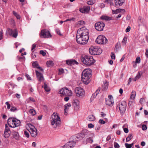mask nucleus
I'll use <instances>...</instances> for the list:
<instances>
[{
    "instance_id": "f257e3e1",
    "label": "nucleus",
    "mask_w": 148,
    "mask_h": 148,
    "mask_svg": "<svg viewBox=\"0 0 148 148\" xmlns=\"http://www.w3.org/2000/svg\"><path fill=\"white\" fill-rule=\"evenodd\" d=\"M89 37L88 30L85 27H82L78 30L76 36V40L79 44L84 45L87 43Z\"/></svg>"
},
{
    "instance_id": "f03ea898",
    "label": "nucleus",
    "mask_w": 148,
    "mask_h": 148,
    "mask_svg": "<svg viewBox=\"0 0 148 148\" xmlns=\"http://www.w3.org/2000/svg\"><path fill=\"white\" fill-rule=\"evenodd\" d=\"M91 71L90 69H86L84 70L82 74V80L86 84H88L90 82V78L91 76Z\"/></svg>"
},
{
    "instance_id": "7ed1b4c3",
    "label": "nucleus",
    "mask_w": 148,
    "mask_h": 148,
    "mask_svg": "<svg viewBox=\"0 0 148 148\" xmlns=\"http://www.w3.org/2000/svg\"><path fill=\"white\" fill-rule=\"evenodd\" d=\"M51 123L54 128L60 126L61 124L60 118L57 113L54 112L51 116Z\"/></svg>"
},
{
    "instance_id": "20e7f679",
    "label": "nucleus",
    "mask_w": 148,
    "mask_h": 148,
    "mask_svg": "<svg viewBox=\"0 0 148 148\" xmlns=\"http://www.w3.org/2000/svg\"><path fill=\"white\" fill-rule=\"evenodd\" d=\"M81 60L83 63L86 65L90 66L95 62V60L92 56H85L81 58Z\"/></svg>"
},
{
    "instance_id": "39448f33",
    "label": "nucleus",
    "mask_w": 148,
    "mask_h": 148,
    "mask_svg": "<svg viewBox=\"0 0 148 148\" xmlns=\"http://www.w3.org/2000/svg\"><path fill=\"white\" fill-rule=\"evenodd\" d=\"M59 93L60 94L64 96H70L72 95L71 91L66 87L63 88L60 90Z\"/></svg>"
},
{
    "instance_id": "423d86ee",
    "label": "nucleus",
    "mask_w": 148,
    "mask_h": 148,
    "mask_svg": "<svg viewBox=\"0 0 148 148\" xmlns=\"http://www.w3.org/2000/svg\"><path fill=\"white\" fill-rule=\"evenodd\" d=\"M107 39L102 35L98 36L96 40V43L100 44H106L107 43Z\"/></svg>"
},
{
    "instance_id": "0eeeda50",
    "label": "nucleus",
    "mask_w": 148,
    "mask_h": 148,
    "mask_svg": "<svg viewBox=\"0 0 148 148\" xmlns=\"http://www.w3.org/2000/svg\"><path fill=\"white\" fill-rule=\"evenodd\" d=\"M77 96L79 97H83L85 95L84 90L81 87H77L75 88V90Z\"/></svg>"
},
{
    "instance_id": "6e6552de",
    "label": "nucleus",
    "mask_w": 148,
    "mask_h": 148,
    "mask_svg": "<svg viewBox=\"0 0 148 148\" xmlns=\"http://www.w3.org/2000/svg\"><path fill=\"white\" fill-rule=\"evenodd\" d=\"M100 49L97 47H91L89 49V53L92 55H99L100 53L99 52Z\"/></svg>"
},
{
    "instance_id": "1a4fd4ad",
    "label": "nucleus",
    "mask_w": 148,
    "mask_h": 148,
    "mask_svg": "<svg viewBox=\"0 0 148 148\" xmlns=\"http://www.w3.org/2000/svg\"><path fill=\"white\" fill-rule=\"evenodd\" d=\"M105 26V24L102 22H98L95 24V29L98 31H102Z\"/></svg>"
},
{
    "instance_id": "9d476101",
    "label": "nucleus",
    "mask_w": 148,
    "mask_h": 148,
    "mask_svg": "<svg viewBox=\"0 0 148 148\" xmlns=\"http://www.w3.org/2000/svg\"><path fill=\"white\" fill-rule=\"evenodd\" d=\"M127 103L125 101H122L119 105V108L121 114L123 113L126 110Z\"/></svg>"
},
{
    "instance_id": "9b49d317",
    "label": "nucleus",
    "mask_w": 148,
    "mask_h": 148,
    "mask_svg": "<svg viewBox=\"0 0 148 148\" xmlns=\"http://www.w3.org/2000/svg\"><path fill=\"white\" fill-rule=\"evenodd\" d=\"M76 145V142L74 141H71L68 142L64 145L62 146L64 148L66 147V148H72L74 147Z\"/></svg>"
},
{
    "instance_id": "f8f14e48",
    "label": "nucleus",
    "mask_w": 148,
    "mask_h": 148,
    "mask_svg": "<svg viewBox=\"0 0 148 148\" xmlns=\"http://www.w3.org/2000/svg\"><path fill=\"white\" fill-rule=\"evenodd\" d=\"M81 138H83L89 136L90 135L89 132L86 129L83 130L80 133Z\"/></svg>"
},
{
    "instance_id": "ddd939ff",
    "label": "nucleus",
    "mask_w": 148,
    "mask_h": 148,
    "mask_svg": "<svg viewBox=\"0 0 148 148\" xmlns=\"http://www.w3.org/2000/svg\"><path fill=\"white\" fill-rule=\"evenodd\" d=\"M90 8V6H84L83 8H79V10L83 13H88Z\"/></svg>"
},
{
    "instance_id": "4468645a",
    "label": "nucleus",
    "mask_w": 148,
    "mask_h": 148,
    "mask_svg": "<svg viewBox=\"0 0 148 148\" xmlns=\"http://www.w3.org/2000/svg\"><path fill=\"white\" fill-rule=\"evenodd\" d=\"M34 128H30L29 132L31 136L33 137H35L37 135V130L36 128L34 127Z\"/></svg>"
},
{
    "instance_id": "2eb2a0df",
    "label": "nucleus",
    "mask_w": 148,
    "mask_h": 148,
    "mask_svg": "<svg viewBox=\"0 0 148 148\" xmlns=\"http://www.w3.org/2000/svg\"><path fill=\"white\" fill-rule=\"evenodd\" d=\"M14 118L10 117L8 120V125L11 127L13 128V125H14Z\"/></svg>"
},
{
    "instance_id": "dca6fc26",
    "label": "nucleus",
    "mask_w": 148,
    "mask_h": 148,
    "mask_svg": "<svg viewBox=\"0 0 148 148\" xmlns=\"http://www.w3.org/2000/svg\"><path fill=\"white\" fill-rule=\"evenodd\" d=\"M37 78L39 81H43L44 79L43 75L41 73L39 72L37 70L35 71Z\"/></svg>"
},
{
    "instance_id": "f3484780",
    "label": "nucleus",
    "mask_w": 148,
    "mask_h": 148,
    "mask_svg": "<svg viewBox=\"0 0 148 148\" xmlns=\"http://www.w3.org/2000/svg\"><path fill=\"white\" fill-rule=\"evenodd\" d=\"M66 64L70 65H73L74 64H78V62L74 60H66Z\"/></svg>"
},
{
    "instance_id": "a211bd4d",
    "label": "nucleus",
    "mask_w": 148,
    "mask_h": 148,
    "mask_svg": "<svg viewBox=\"0 0 148 148\" xmlns=\"http://www.w3.org/2000/svg\"><path fill=\"white\" fill-rule=\"evenodd\" d=\"M73 104L76 110H78L80 108V102L79 100H75Z\"/></svg>"
},
{
    "instance_id": "6ab92c4d",
    "label": "nucleus",
    "mask_w": 148,
    "mask_h": 148,
    "mask_svg": "<svg viewBox=\"0 0 148 148\" xmlns=\"http://www.w3.org/2000/svg\"><path fill=\"white\" fill-rule=\"evenodd\" d=\"M71 106V105L70 103H68L67 104L65 105L64 106V112L65 115H66L67 114V111L69 109V107Z\"/></svg>"
},
{
    "instance_id": "aec40b11",
    "label": "nucleus",
    "mask_w": 148,
    "mask_h": 148,
    "mask_svg": "<svg viewBox=\"0 0 148 148\" xmlns=\"http://www.w3.org/2000/svg\"><path fill=\"white\" fill-rule=\"evenodd\" d=\"M125 0H115V6H120L122 5L124 2Z\"/></svg>"
},
{
    "instance_id": "412c9836",
    "label": "nucleus",
    "mask_w": 148,
    "mask_h": 148,
    "mask_svg": "<svg viewBox=\"0 0 148 148\" xmlns=\"http://www.w3.org/2000/svg\"><path fill=\"white\" fill-rule=\"evenodd\" d=\"M21 122L20 120H18L15 118L14 119V125H13V128L17 127L20 125Z\"/></svg>"
},
{
    "instance_id": "4be33fe9",
    "label": "nucleus",
    "mask_w": 148,
    "mask_h": 148,
    "mask_svg": "<svg viewBox=\"0 0 148 148\" xmlns=\"http://www.w3.org/2000/svg\"><path fill=\"white\" fill-rule=\"evenodd\" d=\"M106 103L108 106H112L113 105L114 103L112 99H108L106 100Z\"/></svg>"
},
{
    "instance_id": "5701e85b",
    "label": "nucleus",
    "mask_w": 148,
    "mask_h": 148,
    "mask_svg": "<svg viewBox=\"0 0 148 148\" xmlns=\"http://www.w3.org/2000/svg\"><path fill=\"white\" fill-rule=\"evenodd\" d=\"M108 83L107 82H104L102 86V90L103 91L106 90L108 88Z\"/></svg>"
},
{
    "instance_id": "b1692460",
    "label": "nucleus",
    "mask_w": 148,
    "mask_h": 148,
    "mask_svg": "<svg viewBox=\"0 0 148 148\" xmlns=\"http://www.w3.org/2000/svg\"><path fill=\"white\" fill-rule=\"evenodd\" d=\"M40 36L42 38H46V29L42 30L41 32Z\"/></svg>"
},
{
    "instance_id": "393cba45",
    "label": "nucleus",
    "mask_w": 148,
    "mask_h": 148,
    "mask_svg": "<svg viewBox=\"0 0 148 148\" xmlns=\"http://www.w3.org/2000/svg\"><path fill=\"white\" fill-rule=\"evenodd\" d=\"M101 18L102 20L106 21H110L112 19L111 17L106 16H102L101 17Z\"/></svg>"
},
{
    "instance_id": "a878e982",
    "label": "nucleus",
    "mask_w": 148,
    "mask_h": 148,
    "mask_svg": "<svg viewBox=\"0 0 148 148\" xmlns=\"http://www.w3.org/2000/svg\"><path fill=\"white\" fill-rule=\"evenodd\" d=\"M88 120L89 121H93L95 120V116L93 115H90L87 118Z\"/></svg>"
},
{
    "instance_id": "bb28decb",
    "label": "nucleus",
    "mask_w": 148,
    "mask_h": 148,
    "mask_svg": "<svg viewBox=\"0 0 148 148\" xmlns=\"http://www.w3.org/2000/svg\"><path fill=\"white\" fill-rule=\"evenodd\" d=\"M13 135L14 138L17 140L18 139L19 135L18 132L15 131L13 132Z\"/></svg>"
},
{
    "instance_id": "cd10ccee",
    "label": "nucleus",
    "mask_w": 148,
    "mask_h": 148,
    "mask_svg": "<svg viewBox=\"0 0 148 148\" xmlns=\"http://www.w3.org/2000/svg\"><path fill=\"white\" fill-rule=\"evenodd\" d=\"M133 137V135L132 134H129L128 136L126 138V141L128 142L130 141Z\"/></svg>"
},
{
    "instance_id": "c85d7f7f",
    "label": "nucleus",
    "mask_w": 148,
    "mask_h": 148,
    "mask_svg": "<svg viewBox=\"0 0 148 148\" xmlns=\"http://www.w3.org/2000/svg\"><path fill=\"white\" fill-rule=\"evenodd\" d=\"M136 95V92L134 91H132L131 93V95L130 97V99L132 100L134 99L135 98Z\"/></svg>"
},
{
    "instance_id": "c756f323",
    "label": "nucleus",
    "mask_w": 148,
    "mask_h": 148,
    "mask_svg": "<svg viewBox=\"0 0 148 148\" xmlns=\"http://www.w3.org/2000/svg\"><path fill=\"white\" fill-rule=\"evenodd\" d=\"M53 63L52 61H47V66L48 67H50L53 66Z\"/></svg>"
},
{
    "instance_id": "7c9ffc66",
    "label": "nucleus",
    "mask_w": 148,
    "mask_h": 148,
    "mask_svg": "<svg viewBox=\"0 0 148 148\" xmlns=\"http://www.w3.org/2000/svg\"><path fill=\"white\" fill-rule=\"evenodd\" d=\"M95 2V0H90L88 1L87 3L89 5H92L94 4Z\"/></svg>"
},
{
    "instance_id": "2f4dec72",
    "label": "nucleus",
    "mask_w": 148,
    "mask_h": 148,
    "mask_svg": "<svg viewBox=\"0 0 148 148\" xmlns=\"http://www.w3.org/2000/svg\"><path fill=\"white\" fill-rule=\"evenodd\" d=\"M17 58L18 60L20 61L21 62H23L24 61H25V57H21L18 56H17Z\"/></svg>"
},
{
    "instance_id": "473e14b6",
    "label": "nucleus",
    "mask_w": 148,
    "mask_h": 148,
    "mask_svg": "<svg viewBox=\"0 0 148 148\" xmlns=\"http://www.w3.org/2000/svg\"><path fill=\"white\" fill-rule=\"evenodd\" d=\"M29 112L33 116H34L36 114V111L33 109H30L29 110Z\"/></svg>"
},
{
    "instance_id": "72a5a7b5",
    "label": "nucleus",
    "mask_w": 148,
    "mask_h": 148,
    "mask_svg": "<svg viewBox=\"0 0 148 148\" xmlns=\"http://www.w3.org/2000/svg\"><path fill=\"white\" fill-rule=\"evenodd\" d=\"M32 65L34 68H37L39 66V64L37 61L34 62L32 64Z\"/></svg>"
},
{
    "instance_id": "f704fd0d",
    "label": "nucleus",
    "mask_w": 148,
    "mask_h": 148,
    "mask_svg": "<svg viewBox=\"0 0 148 148\" xmlns=\"http://www.w3.org/2000/svg\"><path fill=\"white\" fill-rule=\"evenodd\" d=\"M9 132L4 131V136L5 138H8L10 136V134Z\"/></svg>"
},
{
    "instance_id": "c9c22d12",
    "label": "nucleus",
    "mask_w": 148,
    "mask_h": 148,
    "mask_svg": "<svg viewBox=\"0 0 148 148\" xmlns=\"http://www.w3.org/2000/svg\"><path fill=\"white\" fill-rule=\"evenodd\" d=\"M140 62V59L139 57H137L136 59L135 62H133V63H139Z\"/></svg>"
},
{
    "instance_id": "e433bc0d",
    "label": "nucleus",
    "mask_w": 148,
    "mask_h": 148,
    "mask_svg": "<svg viewBox=\"0 0 148 148\" xmlns=\"http://www.w3.org/2000/svg\"><path fill=\"white\" fill-rule=\"evenodd\" d=\"M134 144L132 143L131 144H128L127 143L125 144V145L126 148H131L133 145Z\"/></svg>"
},
{
    "instance_id": "4c0bfd02",
    "label": "nucleus",
    "mask_w": 148,
    "mask_h": 148,
    "mask_svg": "<svg viewBox=\"0 0 148 148\" xmlns=\"http://www.w3.org/2000/svg\"><path fill=\"white\" fill-rule=\"evenodd\" d=\"M17 30L16 29H15L14 32L12 36L13 37L16 38L17 36Z\"/></svg>"
},
{
    "instance_id": "58836bf2",
    "label": "nucleus",
    "mask_w": 148,
    "mask_h": 148,
    "mask_svg": "<svg viewBox=\"0 0 148 148\" xmlns=\"http://www.w3.org/2000/svg\"><path fill=\"white\" fill-rule=\"evenodd\" d=\"M112 12L113 14H117L121 12V9H117L115 10H112Z\"/></svg>"
},
{
    "instance_id": "ea45409f",
    "label": "nucleus",
    "mask_w": 148,
    "mask_h": 148,
    "mask_svg": "<svg viewBox=\"0 0 148 148\" xmlns=\"http://www.w3.org/2000/svg\"><path fill=\"white\" fill-rule=\"evenodd\" d=\"M141 76V75L140 74V73H139V72H138V73L136 75V77H135V79L134 80V81H136V80L137 79H138L140 78Z\"/></svg>"
},
{
    "instance_id": "a19ab883",
    "label": "nucleus",
    "mask_w": 148,
    "mask_h": 148,
    "mask_svg": "<svg viewBox=\"0 0 148 148\" xmlns=\"http://www.w3.org/2000/svg\"><path fill=\"white\" fill-rule=\"evenodd\" d=\"M14 31L9 28L8 30V32L9 34L11 36L13 34V33L14 32Z\"/></svg>"
},
{
    "instance_id": "79ce46f5",
    "label": "nucleus",
    "mask_w": 148,
    "mask_h": 148,
    "mask_svg": "<svg viewBox=\"0 0 148 148\" xmlns=\"http://www.w3.org/2000/svg\"><path fill=\"white\" fill-rule=\"evenodd\" d=\"M13 14L16 16L17 19H20V16L17 13L15 12L14 11H13Z\"/></svg>"
},
{
    "instance_id": "37998d69",
    "label": "nucleus",
    "mask_w": 148,
    "mask_h": 148,
    "mask_svg": "<svg viewBox=\"0 0 148 148\" xmlns=\"http://www.w3.org/2000/svg\"><path fill=\"white\" fill-rule=\"evenodd\" d=\"M24 134L25 136L27 138H29V132L26 130L24 131Z\"/></svg>"
},
{
    "instance_id": "c03bdc74",
    "label": "nucleus",
    "mask_w": 148,
    "mask_h": 148,
    "mask_svg": "<svg viewBox=\"0 0 148 148\" xmlns=\"http://www.w3.org/2000/svg\"><path fill=\"white\" fill-rule=\"evenodd\" d=\"M127 38L125 36L123 39V41H122V44H123V45H125L126 43V42L127 40Z\"/></svg>"
},
{
    "instance_id": "a18cd8bd",
    "label": "nucleus",
    "mask_w": 148,
    "mask_h": 148,
    "mask_svg": "<svg viewBox=\"0 0 148 148\" xmlns=\"http://www.w3.org/2000/svg\"><path fill=\"white\" fill-rule=\"evenodd\" d=\"M114 145L115 148H119L120 147L119 144L116 142H114Z\"/></svg>"
},
{
    "instance_id": "49530a36",
    "label": "nucleus",
    "mask_w": 148,
    "mask_h": 148,
    "mask_svg": "<svg viewBox=\"0 0 148 148\" xmlns=\"http://www.w3.org/2000/svg\"><path fill=\"white\" fill-rule=\"evenodd\" d=\"M52 37V35H51L49 31H47V38H50Z\"/></svg>"
},
{
    "instance_id": "de8ad7c7",
    "label": "nucleus",
    "mask_w": 148,
    "mask_h": 148,
    "mask_svg": "<svg viewBox=\"0 0 148 148\" xmlns=\"http://www.w3.org/2000/svg\"><path fill=\"white\" fill-rule=\"evenodd\" d=\"M4 131L10 132V128L7 125V124L5 125V129Z\"/></svg>"
},
{
    "instance_id": "09e8293b",
    "label": "nucleus",
    "mask_w": 148,
    "mask_h": 148,
    "mask_svg": "<svg viewBox=\"0 0 148 148\" xmlns=\"http://www.w3.org/2000/svg\"><path fill=\"white\" fill-rule=\"evenodd\" d=\"M56 32L58 35L60 36H62V35L61 34L60 29L58 28L56 29H55Z\"/></svg>"
},
{
    "instance_id": "8fccbe9b",
    "label": "nucleus",
    "mask_w": 148,
    "mask_h": 148,
    "mask_svg": "<svg viewBox=\"0 0 148 148\" xmlns=\"http://www.w3.org/2000/svg\"><path fill=\"white\" fill-rule=\"evenodd\" d=\"M85 23L84 21H79L77 22V24L79 25H83Z\"/></svg>"
},
{
    "instance_id": "3c124183",
    "label": "nucleus",
    "mask_w": 148,
    "mask_h": 148,
    "mask_svg": "<svg viewBox=\"0 0 148 148\" xmlns=\"http://www.w3.org/2000/svg\"><path fill=\"white\" fill-rule=\"evenodd\" d=\"M142 129L143 130H146L147 129V126L145 125H142Z\"/></svg>"
},
{
    "instance_id": "603ef678",
    "label": "nucleus",
    "mask_w": 148,
    "mask_h": 148,
    "mask_svg": "<svg viewBox=\"0 0 148 148\" xmlns=\"http://www.w3.org/2000/svg\"><path fill=\"white\" fill-rule=\"evenodd\" d=\"M40 53L43 56H45L46 54V53L43 50L40 51Z\"/></svg>"
},
{
    "instance_id": "864d4df0",
    "label": "nucleus",
    "mask_w": 148,
    "mask_h": 148,
    "mask_svg": "<svg viewBox=\"0 0 148 148\" xmlns=\"http://www.w3.org/2000/svg\"><path fill=\"white\" fill-rule=\"evenodd\" d=\"M124 125H123V128L124 131L126 133H127L128 132H129V130L128 128H124Z\"/></svg>"
},
{
    "instance_id": "5fc2aeb1",
    "label": "nucleus",
    "mask_w": 148,
    "mask_h": 148,
    "mask_svg": "<svg viewBox=\"0 0 148 148\" xmlns=\"http://www.w3.org/2000/svg\"><path fill=\"white\" fill-rule=\"evenodd\" d=\"M59 72L60 74H61L64 73V70L62 69H60L59 70Z\"/></svg>"
},
{
    "instance_id": "6e6d98bb",
    "label": "nucleus",
    "mask_w": 148,
    "mask_h": 148,
    "mask_svg": "<svg viewBox=\"0 0 148 148\" xmlns=\"http://www.w3.org/2000/svg\"><path fill=\"white\" fill-rule=\"evenodd\" d=\"M42 88H44L45 91H46V84L45 82L44 83V85H42Z\"/></svg>"
},
{
    "instance_id": "4d7b16f0",
    "label": "nucleus",
    "mask_w": 148,
    "mask_h": 148,
    "mask_svg": "<svg viewBox=\"0 0 148 148\" xmlns=\"http://www.w3.org/2000/svg\"><path fill=\"white\" fill-rule=\"evenodd\" d=\"M76 138H75V139H76V138L77 139H79L81 138V136L80 134V133H78L77 134L76 136Z\"/></svg>"
},
{
    "instance_id": "13d9d810",
    "label": "nucleus",
    "mask_w": 148,
    "mask_h": 148,
    "mask_svg": "<svg viewBox=\"0 0 148 148\" xmlns=\"http://www.w3.org/2000/svg\"><path fill=\"white\" fill-rule=\"evenodd\" d=\"M100 123L102 124H104L105 123V122L102 119H100L99 121Z\"/></svg>"
},
{
    "instance_id": "bf43d9fd",
    "label": "nucleus",
    "mask_w": 148,
    "mask_h": 148,
    "mask_svg": "<svg viewBox=\"0 0 148 148\" xmlns=\"http://www.w3.org/2000/svg\"><path fill=\"white\" fill-rule=\"evenodd\" d=\"M111 57L112 59H115V55L113 53H111Z\"/></svg>"
},
{
    "instance_id": "052dcab7",
    "label": "nucleus",
    "mask_w": 148,
    "mask_h": 148,
    "mask_svg": "<svg viewBox=\"0 0 148 148\" xmlns=\"http://www.w3.org/2000/svg\"><path fill=\"white\" fill-rule=\"evenodd\" d=\"M131 27L130 26H128L125 30V32H130V30Z\"/></svg>"
},
{
    "instance_id": "680f3d73",
    "label": "nucleus",
    "mask_w": 148,
    "mask_h": 148,
    "mask_svg": "<svg viewBox=\"0 0 148 148\" xmlns=\"http://www.w3.org/2000/svg\"><path fill=\"white\" fill-rule=\"evenodd\" d=\"M5 104L7 105V109H9L10 108V105L9 103L8 102H6L5 103Z\"/></svg>"
},
{
    "instance_id": "e2e57ef3",
    "label": "nucleus",
    "mask_w": 148,
    "mask_h": 148,
    "mask_svg": "<svg viewBox=\"0 0 148 148\" xmlns=\"http://www.w3.org/2000/svg\"><path fill=\"white\" fill-rule=\"evenodd\" d=\"M3 36V33L2 31H0V40L2 39Z\"/></svg>"
},
{
    "instance_id": "0e129e2a",
    "label": "nucleus",
    "mask_w": 148,
    "mask_h": 148,
    "mask_svg": "<svg viewBox=\"0 0 148 148\" xmlns=\"http://www.w3.org/2000/svg\"><path fill=\"white\" fill-rule=\"evenodd\" d=\"M100 90V88H98V89L95 92V94H96V95H97L99 94Z\"/></svg>"
},
{
    "instance_id": "69168bd1",
    "label": "nucleus",
    "mask_w": 148,
    "mask_h": 148,
    "mask_svg": "<svg viewBox=\"0 0 148 148\" xmlns=\"http://www.w3.org/2000/svg\"><path fill=\"white\" fill-rule=\"evenodd\" d=\"M25 76L27 78V79L28 80H31V77L29 76L27 74H25Z\"/></svg>"
},
{
    "instance_id": "338daca9",
    "label": "nucleus",
    "mask_w": 148,
    "mask_h": 148,
    "mask_svg": "<svg viewBox=\"0 0 148 148\" xmlns=\"http://www.w3.org/2000/svg\"><path fill=\"white\" fill-rule=\"evenodd\" d=\"M16 110L17 109H16V108H15V107H12L11 108V109L10 110L11 111L14 112L15 110Z\"/></svg>"
},
{
    "instance_id": "774afa93",
    "label": "nucleus",
    "mask_w": 148,
    "mask_h": 148,
    "mask_svg": "<svg viewBox=\"0 0 148 148\" xmlns=\"http://www.w3.org/2000/svg\"><path fill=\"white\" fill-rule=\"evenodd\" d=\"M94 127V125L90 123L88 125V127L89 128H92Z\"/></svg>"
}]
</instances>
